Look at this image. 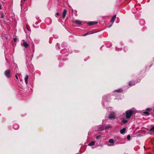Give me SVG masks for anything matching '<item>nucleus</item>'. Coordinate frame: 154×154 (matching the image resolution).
Returning <instances> with one entry per match:
<instances>
[{"label":"nucleus","instance_id":"nucleus-33","mask_svg":"<svg viewBox=\"0 0 154 154\" xmlns=\"http://www.w3.org/2000/svg\"><path fill=\"white\" fill-rule=\"evenodd\" d=\"M63 50H62V51H61V52H63Z\"/></svg>","mask_w":154,"mask_h":154},{"label":"nucleus","instance_id":"nucleus-34","mask_svg":"<svg viewBox=\"0 0 154 154\" xmlns=\"http://www.w3.org/2000/svg\"><path fill=\"white\" fill-rule=\"evenodd\" d=\"M79 154V153H77V154Z\"/></svg>","mask_w":154,"mask_h":154},{"label":"nucleus","instance_id":"nucleus-17","mask_svg":"<svg viewBox=\"0 0 154 154\" xmlns=\"http://www.w3.org/2000/svg\"><path fill=\"white\" fill-rule=\"evenodd\" d=\"M122 122L125 124L126 123L128 122V121L127 120H125L124 119H123L122 120Z\"/></svg>","mask_w":154,"mask_h":154},{"label":"nucleus","instance_id":"nucleus-4","mask_svg":"<svg viewBox=\"0 0 154 154\" xmlns=\"http://www.w3.org/2000/svg\"><path fill=\"white\" fill-rule=\"evenodd\" d=\"M115 117V113L114 112H111L109 116V118L110 119H114Z\"/></svg>","mask_w":154,"mask_h":154},{"label":"nucleus","instance_id":"nucleus-21","mask_svg":"<svg viewBox=\"0 0 154 154\" xmlns=\"http://www.w3.org/2000/svg\"><path fill=\"white\" fill-rule=\"evenodd\" d=\"M131 138V137L129 135H128L127 137V139L128 140H129Z\"/></svg>","mask_w":154,"mask_h":154},{"label":"nucleus","instance_id":"nucleus-20","mask_svg":"<svg viewBox=\"0 0 154 154\" xmlns=\"http://www.w3.org/2000/svg\"><path fill=\"white\" fill-rule=\"evenodd\" d=\"M109 142L110 143H114V140L113 139H110L109 140Z\"/></svg>","mask_w":154,"mask_h":154},{"label":"nucleus","instance_id":"nucleus-23","mask_svg":"<svg viewBox=\"0 0 154 154\" xmlns=\"http://www.w3.org/2000/svg\"><path fill=\"white\" fill-rule=\"evenodd\" d=\"M100 135H98V136H97L96 137V138L97 139H99L100 138Z\"/></svg>","mask_w":154,"mask_h":154},{"label":"nucleus","instance_id":"nucleus-18","mask_svg":"<svg viewBox=\"0 0 154 154\" xmlns=\"http://www.w3.org/2000/svg\"><path fill=\"white\" fill-rule=\"evenodd\" d=\"M13 128L15 130H17L19 128V126L17 125H14Z\"/></svg>","mask_w":154,"mask_h":154},{"label":"nucleus","instance_id":"nucleus-30","mask_svg":"<svg viewBox=\"0 0 154 154\" xmlns=\"http://www.w3.org/2000/svg\"><path fill=\"white\" fill-rule=\"evenodd\" d=\"M58 45H59V44H58V43H57V44H56V45H57V46H58Z\"/></svg>","mask_w":154,"mask_h":154},{"label":"nucleus","instance_id":"nucleus-27","mask_svg":"<svg viewBox=\"0 0 154 154\" xmlns=\"http://www.w3.org/2000/svg\"><path fill=\"white\" fill-rule=\"evenodd\" d=\"M56 14V15H57V16H59V15H60V14H59V13H58V12H57V13Z\"/></svg>","mask_w":154,"mask_h":154},{"label":"nucleus","instance_id":"nucleus-19","mask_svg":"<svg viewBox=\"0 0 154 154\" xmlns=\"http://www.w3.org/2000/svg\"><path fill=\"white\" fill-rule=\"evenodd\" d=\"M122 91V90L121 89H117V90H116L115 91V92H121Z\"/></svg>","mask_w":154,"mask_h":154},{"label":"nucleus","instance_id":"nucleus-9","mask_svg":"<svg viewBox=\"0 0 154 154\" xmlns=\"http://www.w3.org/2000/svg\"><path fill=\"white\" fill-rule=\"evenodd\" d=\"M125 131H126L125 128H124L120 130V133L121 134H123L125 132Z\"/></svg>","mask_w":154,"mask_h":154},{"label":"nucleus","instance_id":"nucleus-32","mask_svg":"<svg viewBox=\"0 0 154 154\" xmlns=\"http://www.w3.org/2000/svg\"><path fill=\"white\" fill-rule=\"evenodd\" d=\"M14 40L15 41L16 39H15V38H14Z\"/></svg>","mask_w":154,"mask_h":154},{"label":"nucleus","instance_id":"nucleus-28","mask_svg":"<svg viewBox=\"0 0 154 154\" xmlns=\"http://www.w3.org/2000/svg\"><path fill=\"white\" fill-rule=\"evenodd\" d=\"M1 6H2L1 5H0V10L1 9Z\"/></svg>","mask_w":154,"mask_h":154},{"label":"nucleus","instance_id":"nucleus-15","mask_svg":"<svg viewBox=\"0 0 154 154\" xmlns=\"http://www.w3.org/2000/svg\"><path fill=\"white\" fill-rule=\"evenodd\" d=\"M111 126L110 125H107L105 127V129H109L111 128Z\"/></svg>","mask_w":154,"mask_h":154},{"label":"nucleus","instance_id":"nucleus-22","mask_svg":"<svg viewBox=\"0 0 154 154\" xmlns=\"http://www.w3.org/2000/svg\"><path fill=\"white\" fill-rule=\"evenodd\" d=\"M131 82H130L129 83V85L130 86H132V85H134L135 84L133 83L132 85H131Z\"/></svg>","mask_w":154,"mask_h":154},{"label":"nucleus","instance_id":"nucleus-12","mask_svg":"<svg viewBox=\"0 0 154 154\" xmlns=\"http://www.w3.org/2000/svg\"><path fill=\"white\" fill-rule=\"evenodd\" d=\"M105 127L103 126H101L99 128L98 130L99 131H103L105 129Z\"/></svg>","mask_w":154,"mask_h":154},{"label":"nucleus","instance_id":"nucleus-2","mask_svg":"<svg viewBox=\"0 0 154 154\" xmlns=\"http://www.w3.org/2000/svg\"><path fill=\"white\" fill-rule=\"evenodd\" d=\"M10 71L9 69L6 70L5 72V76L8 78H10Z\"/></svg>","mask_w":154,"mask_h":154},{"label":"nucleus","instance_id":"nucleus-6","mask_svg":"<svg viewBox=\"0 0 154 154\" xmlns=\"http://www.w3.org/2000/svg\"><path fill=\"white\" fill-rule=\"evenodd\" d=\"M74 23L77 24L81 25L82 24V22L80 20H75L74 21Z\"/></svg>","mask_w":154,"mask_h":154},{"label":"nucleus","instance_id":"nucleus-26","mask_svg":"<svg viewBox=\"0 0 154 154\" xmlns=\"http://www.w3.org/2000/svg\"><path fill=\"white\" fill-rule=\"evenodd\" d=\"M146 110L148 111H151V109L150 108H147L146 109Z\"/></svg>","mask_w":154,"mask_h":154},{"label":"nucleus","instance_id":"nucleus-24","mask_svg":"<svg viewBox=\"0 0 154 154\" xmlns=\"http://www.w3.org/2000/svg\"><path fill=\"white\" fill-rule=\"evenodd\" d=\"M144 113H145L146 115H149V113L148 112H144Z\"/></svg>","mask_w":154,"mask_h":154},{"label":"nucleus","instance_id":"nucleus-3","mask_svg":"<svg viewBox=\"0 0 154 154\" xmlns=\"http://www.w3.org/2000/svg\"><path fill=\"white\" fill-rule=\"evenodd\" d=\"M23 47H24L25 48L24 49V51H26L27 50V48L29 46V45L27 43V42H24L23 43L22 45Z\"/></svg>","mask_w":154,"mask_h":154},{"label":"nucleus","instance_id":"nucleus-13","mask_svg":"<svg viewBox=\"0 0 154 154\" xmlns=\"http://www.w3.org/2000/svg\"><path fill=\"white\" fill-rule=\"evenodd\" d=\"M18 76H19V77L21 78L22 77V75L20 74V73H16L15 74V77L16 78V79L18 80Z\"/></svg>","mask_w":154,"mask_h":154},{"label":"nucleus","instance_id":"nucleus-7","mask_svg":"<svg viewBox=\"0 0 154 154\" xmlns=\"http://www.w3.org/2000/svg\"><path fill=\"white\" fill-rule=\"evenodd\" d=\"M97 23V22L92 21V22H89L88 23V24L89 26H91V25H93Z\"/></svg>","mask_w":154,"mask_h":154},{"label":"nucleus","instance_id":"nucleus-16","mask_svg":"<svg viewBox=\"0 0 154 154\" xmlns=\"http://www.w3.org/2000/svg\"><path fill=\"white\" fill-rule=\"evenodd\" d=\"M95 144V142L94 141H92L88 144V146H91L94 145Z\"/></svg>","mask_w":154,"mask_h":154},{"label":"nucleus","instance_id":"nucleus-5","mask_svg":"<svg viewBox=\"0 0 154 154\" xmlns=\"http://www.w3.org/2000/svg\"><path fill=\"white\" fill-rule=\"evenodd\" d=\"M67 10L66 9H64L63 11V18H64L66 13L67 12Z\"/></svg>","mask_w":154,"mask_h":154},{"label":"nucleus","instance_id":"nucleus-29","mask_svg":"<svg viewBox=\"0 0 154 154\" xmlns=\"http://www.w3.org/2000/svg\"><path fill=\"white\" fill-rule=\"evenodd\" d=\"M23 1H26V0H21V2H23Z\"/></svg>","mask_w":154,"mask_h":154},{"label":"nucleus","instance_id":"nucleus-1","mask_svg":"<svg viewBox=\"0 0 154 154\" xmlns=\"http://www.w3.org/2000/svg\"><path fill=\"white\" fill-rule=\"evenodd\" d=\"M132 113L133 111L131 109L128 110L125 113H123L122 116H125L126 118L127 119H129L132 115Z\"/></svg>","mask_w":154,"mask_h":154},{"label":"nucleus","instance_id":"nucleus-31","mask_svg":"<svg viewBox=\"0 0 154 154\" xmlns=\"http://www.w3.org/2000/svg\"><path fill=\"white\" fill-rule=\"evenodd\" d=\"M14 40L15 41L16 39H15V38H14Z\"/></svg>","mask_w":154,"mask_h":154},{"label":"nucleus","instance_id":"nucleus-14","mask_svg":"<svg viewBox=\"0 0 154 154\" xmlns=\"http://www.w3.org/2000/svg\"><path fill=\"white\" fill-rule=\"evenodd\" d=\"M28 75H26V77L25 78V82L26 84H27L28 83Z\"/></svg>","mask_w":154,"mask_h":154},{"label":"nucleus","instance_id":"nucleus-10","mask_svg":"<svg viewBox=\"0 0 154 154\" xmlns=\"http://www.w3.org/2000/svg\"><path fill=\"white\" fill-rule=\"evenodd\" d=\"M150 131L154 134V126H152L150 129Z\"/></svg>","mask_w":154,"mask_h":154},{"label":"nucleus","instance_id":"nucleus-8","mask_svg":"<svg viewBox=\"0 0 154 154\" xmlns=\"http://www.w3.org/2000/svg\"><path fill=\"white\" fill-rule=\"evenodd\" d=\"M93 33H94L92 31H89L88 32H87V33H86L85 34H84L83 35V36H85L87 35L91 34H93Z\"/></svg>","mask_w":154,"mask_h":154},{"label":"nucleus","instance_id":"nucleus-25","mask_svg":"<svg viewBox=\"0 0 154 154\" xmlns=\"http://www.w3.org/2000/svg\"><path fill=\"white\" fill-rule=\"evenodd\" d=\"M4 14L3 13H2L1 15V18H2L4 17Z\"/></svg>","mask_w":154,"mask_h":154},{"label":"nucleus","instance_id":"nucleus-11","mask_svg":"<svg viewBox=\"0 0 154 154\" xmlns=\"http://www.w3.org/2000/svg\"><path fill=\"white\" fill-rule=\"evenodd\" d=\"M116 15H114L111 18V22L113 23L115 21V18H116Z\"/></svg>","mask_w":154,"mask_h":154}]
</instances>
